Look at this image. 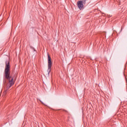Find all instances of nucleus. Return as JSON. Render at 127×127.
<instances>
[{
  "label": "nucleus",
  "instance_id": "3",
  "mask_svg": "<svg viewBox=\"0 0 127 127\" xmlns=\"http://www.w3.org/2000/svg\"><path fill=\"white\" fill-rule=\"evenodd\" d=\"M77 6L79 9H83L84 8V5L86 4V0H79L77 2Z\"/></svg>",
  "mask_w": 127,
  "mask_h": 127
},
{
  "label": "nucleus",
  "instance_id": "2",
  "mask_svg": "<svg viewBox=\"0 0 127 127\" xmlns=\"http://www.w3.org/2000/svg\"><path fill=\"white\" fill-rule=\"evenodd\" d=\"M51 66H52V62L51 61V57L48 54V72L50 73V71H51Z\"/></svg>",
  "mask_w": 127,
  "mask_h": 127
},
{
  "label": "nucleus",
  "instance_id": "1",
  "mask_svg": "<svg viewBox=\"0 0 127 127\" xmlns=\"http://www.w3.org/2000/svg\"><path fill=\"white\" fill-rule=\"evenodd\" d=\"M10 68V65H9V62L6 61L5 63V78L8 80L9 84L7 87V90L14 84V80H13V77L10 76L9 74L10 71H9V68Z\"/></svg>",
  "mask_w": 127,
  "mask_h": 127
}]
</instances>
